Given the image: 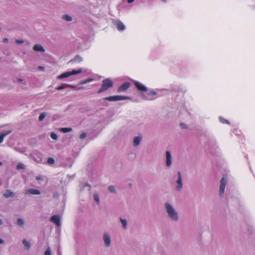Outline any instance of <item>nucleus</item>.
<instances>
[{
	"label": "nucleus",
	"instance_id": "6e6552de",
	"mask_svg": "<svg viewBox=\"0 0 255 255\" xmlns=\"http://www.w3.org/2000/svg\"><path fill=\"white\" fill-rule=\"evenodd\" d=\"M103 240L105 243V246L109 247L111 246V240L110 235L107 233H105L103 235Z\"/></svg>",
	"mask_w": 255,
	"mask_h": 255
},
{
	"label": "nucleus",
	"instance_id": "bb28decb",
	"mask_svg": "<svg viewBox=\"0 0 255 255\" xmlns=\"http://www.w3.org/2000/svg\"><path fill=\"white\" fill-rule=\"evenodd\" d=\"M93 198L95 202L98 204L100 203V199L98 194L94 193L93 195Z\"/></svg>",
	"mask_w": 255,
	"mask_h": 255
},
{
	"label": "nucleus",
	"instance_id": "c756f323",
	"mask_svg": "<svg viewBox=\"0 0 255 255\" xmlns=\"http://www.w3.org/2000/svg\"><path fill=\"white\" fill-rule=\"evenodd\" d=\"M50 137L54 140H56L58 138L57 134L54 132H52L50 133Z\"/></svg>",
	"mask_w": 255,
	"mask_h": 255
},
{
	"label": "nucleus",
	"instance_id": "c85d7f7f",
	"mask_svg": "<svg viewBox=\"0 0 255 255\" xmlns=\"http://www.w3.org/2000/svg\"><path fill=\"white\" fill-rule=\"evenodd\" d=\"M93 80V79H91V78L88 79H87L86 80H82V81H80V84L84 85V84H86V83H87L88 82H91V81H92Z\"/></svg>",
	"mask_w": 255,
	"mask_h": 255
},
{
	"label": "nucleus",
	"instance_id": "864d4df0",
	"mask_svg": "<svg viewBox=\"0 0 255 255\" xmlns=\"http://www.w3.org/2000/svg\"><path fill=\"white\" fill-rule=\"evenodd\" d=\"M162 1L165 2L166 0H161Z\"/></svg>",
	"mask_w": 255,
	"mask_h": 255
},
{
	"label": "nucleus",
	"instance_id": "6ab92c4d",
	"mask_svg": "<svg viewBox=\"0 0 255 255\" xmlns=\"http://www.w3.org/2000/svg\"><path fill=\"white\" fill-rule=\"evenodd\" d=\"M62 18L67 21H71L73 19L72 17L68 14L63 15Z\"/></svg>",
	"mask_w": 255,
	"mask_h": 255
},
{
	"label": "nucleus",
	"instance_id": "a211bd4d",
	"mask_svg": "<svg viewBox=\"0 0 255 255\" xmlns=\"http://www.w3.org/2000/svg\"><path fill=\"white\" fill-rule=\"evenodd\" d=\"M120 221L122 224V227L124 229L126 230L127 229V221L125 219H123L121 217L120 218Z\"/></svg>",
	"mask_w": 255,
	"mask_h": 255
},
{
	"label": "nucleus",
	"instance_id": "09e8293b",
	"mask_svg": "<svg viewBox=\"0 0 255 255\" xmlns=\"http://www.w3.org/2000/svg\"><path fill=\"white\" fill-rule=\"evenodd\" d=\"M71 88H73V89H76V87L74 85H71Z\"/></svg>",
	"mask_w": 255,
	"mask_h": 255
},
{
	"label": "nucleus",
	"instance_id": "e433bc0d",
	"mask_svg": "<svg viewBox=\"0 0 255 255\" xmlns=\"http://www.w3.org/2000/svg\"><path fill=\"white\" fill-rule=\"evenodd\" d=\"M11 132V130H7V131H5L4 132L2 133L1 134L2 135H4L3 136L5 137L8 134L10 133Z\"/></svg>",
	"mask_w": 255,
	"mask_h": 255
},
{
	"label": "nucleus",
	"instance_id": "f3484780",
	"mask_svg": "<svg viewBox=\"0 0 255 255\" xmlns=\"http://www.w3.org/2000/svg\"><path fill=\"white\" fill-rule=\"evenodd\" d=\"M33 50L35 51L39 52H44L45 51V49L43 47L38 44L34 45L33 47Z\"/></svg>",
	"mask_w": 255,
	"mask_h": 255
},
{
	"label": "nucleus",
	"instance_id": "9b49d317",
	"mask_svg": "<svg viewBox=\"0 0 255 255\" xmlns=\"http://www.w3.org/2000/svg\"><path fill=\"white\" fill-rule=\"evenodd\" d=\"M166 165L170 167L171 165V155L169 151H166Z\"/></svg>",
	"mask_w": 255,
	"mask_h": 255
},
{
	"label": "nucleus",
	"instance_id": "f704fd0d",
	"mask_svg": "<svg viewBox=\"0 0 255 255\" xmlns=\"http://www.w3.org/2000/svg\"><path fill=\"white\" fill-rule=\"evenodd\" d=\"M180 126L182 129H186L187 128V126L185 124L180 123Z\"/></svg>",
	"mask_w": 255,
	"mask_h": 255
},
{
	"label": "nucleus",
	"instance_id": "39448f33",
	"mask_svg": "<svg viewBox=\"0 0 255 255\" xmlns=\"http://www.w3.org/2000/svg\"><path fill=\"white\" fill-rule=\"evenodd\" d=\"M227 183V179L226 177H223L220 180L219 195L220 197H223L224 194L225 189Z\"/></svg>",
	"mask_w": 255,
	"mask_h": 255
},
{
	"label": "nucleus",
	"instance_id": "dca6fc26",
	"mask_svg": "<svg viewBox=\"0 0 255 255\" xmlns=\"http://www.w3.org/2000/svg\"><path fill=\"white\" fill-rule=\"evenodd\" d=\"M71 76H72V74L70 72V71H67L66 72H64L60 75L58 76L57 77V79L59 80H61L64 78H68Z\"/></svg>",
	"mask_w": 255,
	"mask_h": 255
},
{
	"label": "nucleus",
	"instance_id": "b1692460",
	"mask_svg": "<svg viewBox=\"0 0 255 255\" xmlns=\"http://www.w3.org/2000/svg\"><path fill=\"white\" fill-rule=\"evenodd\" d=\"M82 71V69H79L78 70L73 69L71 71H70V72L71 73V74H72V75H75L81 73Z\"/></svg>",
	"mask_w": 255,
	"mask_h": 255
},
{
	"label": "nucleus",
	"instance_id": "cd10ccee",
	"mask_svg": "<svg viewBox=\"0 0 255 255\" xmlns=\"http://www.w3.org/2000/svg\"><path fill=\"white\" fill-rule=\"evenodd\" d=\"M219 120L223 124H230V122L228 120H226L221 117H219Z\"/></svg>",
	"mask_w": 255,
	"mask_h": 255
},
{
	"label": "nucleus",
	"instance_id": "4468645a",
	"mask_svg": "<svg viewBox=\"0 0 255 255\" xmlns=\"http://www.w3.org/2000/svg\"><path fill=\"white\" fill-rule=\"evenodd\" d=\"M83 60V58L79 55H76L73 59L70 60L68 63L73 64L75 63H80Z\"/></svg>",
	"mask_w": 255,
	"mask_h": 255
},
{
	"label": "nucleus",
	"instance_id": "f03ea898",
	"mask_svg": "<svg viewBox=\"0 0 255 255\" xmlns=\"http://www.w3.org/2000/svg\"><path fill=\"white\" fill-rule=\"evenodd\" d=\"M165 209L169 218L173 222H177L179 220V215L172 205L169 202H165Z\"/></svg>",
	"mask_w": 255,
	"mask_h": 255
},
{
	"label": "nucleus",
	"instance_id": "c03bdc74",
	"mask_svg": "<svg viewBox=\"0 0 255 255\" xmlns=\"http://www.w3.org/2000/svg\"><path fill=\"white\" fill-rule=\"evenodd\" d=\"M16 80L19 82H23L24 81V80L21 78H17Z\"/></svg>",
	"mask_w": 255,
	"mask_h": 255
},
{
	"label": "nucleus",
	"instance_id": "4c0bfd02",
	"mask_svg": "<svg viewBox=\"0 0 255 255\" xmlns=\"http://www.w3.org/2000/svg\"><path fill=\"white\" fill-rule=\"evenodd\" d=\"M248 231L250 234H252L254 233V229L252 227H249Z\"/></svg>",
	"mask_w": 255,
	"mask_h": 255
},
{
	"label": "nucleus",
	"instance_id": "49530a36",
	"mask_svg": "<svg viewBox=\"0 0 255 255\" xmlns=\"http://www.w3.org/2000/svg\"><path fill=\"white\" fill-rule=\"evenodd\" d=\"M134 1V0H128V2L129 3H132V2H133Z\"/></svg>",
	"mask_w": 255,
	"mask_h": 255
},
{
	"label": "nucleus",
	"instance_id": "7c9ffc66",
	"mask_svg": "<svg viewBox=\"0 0 255 255\" xmlns=\"http://www.w3.org/2000/svg\"><path fill=\"white\" fill-rule=\"evenodd\" d=\"M55 162V160L52 157H48L47 159V163L49 164H52Z\"/></svg>",
	"mask_w": 255,
	"mask_h": 255
},
{
	"label": "nucleus",
	"instance_id": "1a4fd4ad",
	"mask_svg": "<svg viewBox=\"0 0 255 255\" xmlns=\"http://www.w3.org/2000/svg\"><path fill=\"white\" fill-rule=\"evenodd\" d=\"M130 83L128 82L124 83L122 85L119 87L118 89V92L120 93L127 91L130 86Z\"/></svg>",
	"mask_w": 255,
	"mask_h": 255
},
{
	"label": "nucleus",
	"instance_id": "c9c22d12",
	"mask_svg": "<svg viewBox=\"0 0 255 255\" xmlns=\"http://www.w3.org/2000/svg\"><path fill=\"white\" fill-rule=\"evenodd\" d=\"M87 136V133L86 132H83L80 135V138L81 139H84Z\"/></svg>",
	"mask_w": 255,
	"mask_h": 255
},
{
	"label": "nucleus",
	"instance_id": "5701e85b",
	"mask_svg": "<svg viewBox=\"0 0 255 255\" xmlns=\"http://www.w3.org/2000/svg\"><path fill=\"white\" fill-rule=\"evenodd\" d=\"M47 115V114L46 112L42 113L40 114L38 120L39 121H42L43 120V119L45 118V117Z\"/></svg>",
	"mask_w": 255,
	"mask_h": 255
},
{
	"label": "nucleus",
	"instance_id": "72a5a7b5",
	"mask_svg": "<svg viewBox=\"0 0 255 255\" xmlns=\"http://www.w3.org/2000/svg\"><path fill=\"white\" fill-rule=\"evenodd\" d=\"M15 43L18 44H21L24 42V41L22 39H16L15 40Z\"/></svg>",
	"mask_w": 255,
	"mask_h": 255
},
{
	"label": "nucleus",
	"instance_id": "37998d69",
	"mask_svg": "<svg viewBox=\"0 0 255 255\" xmlns=\"http://www.w3.org/2000/svg\"><path fill=\"white\" fill-rule=\"evenodd\" d=\"M36 179L37 180H42V177L41 176H37L36 177Z\"/></svg>",
	"mask_w": 255,
	"mask_h": 255
},
{
	"label": "nucleus",
	"instance_id": "603ef678",
	"mask_svg": "<svg viewBox=\"0 0 255 255\" xmlns=\"http://www.w3.org/2000/svg\"><path fill=\"white\" fill-rule=\"evenodd\" d=\"M3 164L2 162L0 161V166Z\"/></svg>",
	"mask_w": 255,
	"mask_h": 255
},
{
	"label": "nucleus",
	"instance_id": "5fc2aeb1",
	"mask_svg": "<svg viewBox=\"0 0 255 255\" xmlns=\"http://www.w3.org/2000/svg\"><path fill=\"white\" fill-rule=\"evenodd\" d=\"M58 254H60V252H59V251H58Z\"/></svg>",
	"mask_w": 255,
	"mask_h": 255
},
{
	"label": "nucleus",
	"instance_id": "ea45409f",
	"mask_svg": "<svg viewBox=\"0 0 255 255\" xmlns=\"http://www.w3.org/2000/svg\"><path fill=\"white\" fill-rule=\"evenodd\" d=\"M2 42L4 43H6L8 42V39L7 38H4L2 40Z\"/></svg>",
	"mask_w": 255,
	"mask_h": 255
},
{
	"label": "nucleus",
	"instance_id": "9d476101",
	"mask_svg": "<svg viewBox=\"0 0 255 255\" xmlns=\"http://www.w3.org/2000/svg\"><path fill=\"white\" fill-rule=\"evenodd\" d=\"M50 221L54 223L58 227L61 226L60 217L58 215L52 216L50 218Z\"/></svg>",
	"mask_w": 255,
	"mask_h": 255
},
{
	"label": "nucleus",
	"instance_id": "7ed1b4c3",
	"mask_svg": "<svg viewBox=\"0 0 255 255\" xmlns=\"http://www.w3.org/2000/svg\"><path fill=\"white\" fill-rule=\"evenodd\" d=\"M114 83L113 81L107 78L102 81L101 87L98 91L97 93L100 94L105 91L108 90L109 89L113 87Z\"/></svg>",
	"mask_w": 255,
	"mask_h": 255
},
{
	"label": "nucleus",
	"instance_id": "3c124183",
	"mask_svg": "<svg viewBox=\"0 0 255 255\" xmlns=\"http://www.w3.org/2000/svg\"><path fill=\"white\" fill-rule=\"evenodd\" d=\"M128 185H129V187H131L132 186V184H131V183H129V184H128Z\"/></svg>",
	"mask_w": 255,
	"mask_h": 255
},
{
	"label": "nucleus",
	"instance_id": "79ce46f5",
	"mask_svg": "<svg viewBox=\"0 0 255 255\" xmlns=\"http://www.w3.org/2000/svg\"><path fill=\"white\" fill-rule=\"evenodd\" d=\"M38 69L39 70H42V71H44L45 70V67H43V66H39L38 67Z\"/></svg>",
	"mask_w": 255,
	"mask_h": 255
},
{
	"label": "nucleus",
	"instance_id": "6e6d98bb",
	"mask_svg": "<svg viewBox=\"0 0 255 255\" xmlns=\"http://www.w3.org/2000/svg\"><path fill=\"white\" fill-rule=\"evenodd\" d=\"M1 30V28L0 27V30Z\"/></svg>",
	"mask_w": 255,
	"mask_h": 255
},
{
	"label": "nucleus",
	"instance_id": "f8f14e48",
	"mask_svg": "<svg viewBox=\"0 0 255 255\" xmlns=\"http://www.w3.org/2000/svg\"><path fill=\"white\" fill-rule=\"evenodd\" d=\"M3 196L5 198H13L15 196V193L12 191L11 190L8 189L5 190L3 194Z\"/></svg>",
	"mask_w": 255,
	"mask_h": 255
},
{
	"label": "nucleus",
	"instance_id": "ddd939ff",
	"mask_svg": "<svg viewBox=\"0 0 255 255\" xmlns=\"http://www.w3.org/2000/svg\"><path fill=\"white\" fill-rule=\"evenodd\" d=\"M142 140V136L141 135H138L136 136L133 138V145L134 147H137L141 142V141Z\"/></svg>",
	"mask_w": 255,
	"mask_h": 255
},
{
	"label": "nucleus",
	"instance_id": "20e7f679",
	"mask_svg": "<svg viewBox=\"0 0 255 255\" xmlns=\"http://www.w3.org/2000/svg\"><path fill=\"white\" fill-rule=\"evenodd\" d=\"M131 98L128 96H121V95H115L113 96H109L105 97L103 99V101H118L121 100H130Z\"/></svg>",
	"mask_w": 255,
	"mask_h": 255
},
{
	"label": "nucleus",
	"instance_id": "58836bf2",
	"mask_svg": "<svg viewBox=\"0 0 255 255\" xmlns=\"http://www.w3.org/2000/svg\"><path fill=\"white\" fill-rule=\"evenodd\" d=\"M4 135H2L1 133L0 134V143L2 142L4 139Z\"/></svg>",
	"mask_w": 255,
	"mask_h": 255
},
{
	"label": "nucleus",
	"instance_id": "423d86ee",
	"mask_svg": "<svg viewBox=\"0 0 255 255\" xmlns=\"http://www.w3.org/2000/svg\"><path fill=\"white\" fill-rule=\"evenodd\" d=\"M178 179L176 180L177 186L176 189L178 191H180L183 187V183L182 180L181 173L180 171L177 172Z\"/></svg>",
	"mask_w": 255,
	"mask_h": 255
},
{
	"label": "nucleus",
	"instance_id": "2eb2a0df",
	"mask_svg": "<svg viewBox=\"0 0 255 255\" xmlns=\"http://www.w3.org/2000/svg\"><path fill=\"white\" fill-rule=\"evenodd\" d=\"M25 194L39 195L40 194V191L38 189H29L26 190Z\"/></svg>",
	"mask_w": 255,
	"mask_h": 255
},
{
	"label": "nucleus",
	"instance_id": "f257e3e1",
	"mask_svg": "<svg viewBox=\"0 0 255 255\" xmlns=\"http://www.w3.org/2000/svg\"><path fill=\"white\" fill-rule=\"evenodd\" d=\"M134 85L138 91L142 92V99L145 100H152L154 99V96L156 95V92L155 91L151 90L150 92L146 94L145 92L147 91V88L145 86L136 81H134Z\"/></svg>",
	"mask_w": 255,
	"mask_h": 255
},
{
	"label": "nucleus",
	"instance_id": "0eeeda50",
	"mask_svg": "<svg viewBox=\"0 0 255 255\" xmlns=\"http://www.w3.org/2000/svg\"><path fill=\"white\" fill-rule=\"evenodd\" d=\"M113 24L117 27L119 31H123L125 29L126 27L124 24L120 20L115 19L113 20Z\"/></svg>",
	"mask_w": 255,
	"mask_h": 255
},
{
	"label": "nucleus",
	"instance_id": "aec40b11",
	"mask_svg": "<svg viewBox=\"0 0 255 255\" xmlns=\"http://www.w3.org/2000/svg\"><path fill=\"white\" fill-rule=\"evenodd\" d=\"M22 244L27 250H29L31 247L30 243L29 242L27 241L25 239L23 240Z\"/></svg>",
	"mask_w": 255,
	"mask_h": 255
},
{
	"label": "nucleus",
	"instance_id": "de8ad7c7",
	"mask_svg": "<svg viewBox=\"0 0 255 255\" xmlns=\"http://www.w3.org/2000/svg\"><path fill=\"white\" fill-rule=\"evenodd\" d=\"M4 243V241L0 238V244H3Z\"/></svg>",
	"mask_w": 255,
	"mask_h": 255
},
{
	"label": "nucleus",
	"instance_id": "8fccbe9b",
	"mask_svg": "<svg viewBox=\"0 0 255 255\" xmlns=\"http://www.w3.org/2000/svg\"><path fill=\"white\" fill-rule=\"evenodd\" d=\"M2 224H3L2 220L0 219V225H1Z\"/></svg>",
	"mask_w": 255,
	"mask_h": 255
},
{
	"label": "nucleus",
	"instance_id": "4d7b16f0",
	"mask_svg": "<svg viewBox=\"0 0 255 255\" xmlns=\"http://www.w3.org/2000/svg\"><path fill=\"white\" fill-rule=\"evenodd\" d=\"M1 59V58H0V60Z\"/></svg>",
	"mask_w": 255,
	"mask_h": 255
},
{
	"label": "nucleus",
	"instance_id": "a18cd8bd",
	"mask_svg": "<svg viewBox=\"0 0 255 255\" xmlns=\"http://www.w3.org/2000/svg\"><path fill=\"white\" fill-rule=\"evenodd\" d=\"M71 85H70V84H68L65 83V88H67V87L71 88V87H72Z\"/></svg>",
	"mask_w": 255,
	"mask_h": 255
},
{
	"label": "nucleus",
	"instance_id": "a878e982",
	"mask_svg": "<svg viewBox=\"0 0 255 255\" xmlns=\"http://www.w3.org/2000/svg\"><path fill=\"white\" fill-rule=\"evenodd\" d=\"M16 224L18 226L22 227L24 225V221L21 218H18Z\"/></svg>",
	"mask_w": 255,
	"mask_h": 255
},
{
	"label": "nucleus",
	"instance_id": "473e14b6",
	"mask_svg": "<svg viewBox=\"0 0 255 255\" xmlns=\"http://www.w3.org/2000/svg\"><path fill=\"white\" fill-rule=\"evenodd\" d=\"M65 88V84H62L61 85L56 87V89L57 90H62Z\"/></svg>",
	"mask_w": 255,
	"mask_h": 255
},
{
	"label": "nucleus",
	"instance_id": "4be33fe9",
	"mask_svg": "<svg viewBox=\"0 0 255 255\" xmlns=\"http://www.w3.org/2000/svg\"><path fill=\"white\" fill-rule=\"evenodd\" d=\"M25 166L22 163H18L16 166V169L18 170L25 169Z\"/></svg>",
	"mask_w": 255,
	"mask_h": 255
},
{
	"label": "nucleus",
	"instance_id": "2f4dec72",
	"mask_svg": "<svg viewBox=\"0 0 255 255\" xmlns=\"http://www.w3.org/2000/svg\"><path fill=\"white\" fill-rule=\"evenodd\" d=\"M51 250L49 247H48L44 252V255H51Z\"/></svg>",
	"mask_w": 255,
	"mask_h": 255
},
{
	"label": "nucleus",
	"instance_id": "393cba45",
	"mask_svg": "<svg viewBox=\"0 0 255 255\" xmlns=\"http://www.w3.org/2000/svg\"><path fill=\"white\" fill-rule=\"evenodd\" d=\"M72 129L71 128H60V130L64 133L70 132L72 131Z\"/></svg>",
	"mask_w": 255,
	"mask_h": 255
},
{
	"label": "nucleus",
	"instance_id": "a19ab883",
	"mask_svg": "<svg viewBox=\"0 0 255 255\" xmlns=\"http://www.w3.org/2000/svg\"><path fill=\"white\" fill-rule=\"evenodd\" d=\"M84 186H87L89 188V190H91V186L88 183H85Z\"/></svg>",
	"mask_w": 255,
	"mask_h": 255
},
{
	"label": "nucleus",
	"instance_id": "412c9836",
	"mask_svg": "<svg viewBox=\"0 0 255 255\" xmlns=\"http://www.w3.org/2000/svg\"><path fill=\"white\" fill-rule=\"evenodd\" d=\"M108 190L110 193L117 194L116 189L114 185H110L108 187Z\"/></svg>",
	"mask_w": 255,
	"mask_h": 255
}]
</instances>
